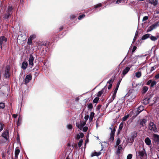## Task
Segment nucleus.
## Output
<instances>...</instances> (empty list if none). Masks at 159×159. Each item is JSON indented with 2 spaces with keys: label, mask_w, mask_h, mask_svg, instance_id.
Listing matches in <instances>:
<instances>
[{
  "label": "nucleus",
  "mask_w": 159,
  "mask_h": 159,
  "mask_svg": "<svg viewBox=\"0 0 159 159\" xmlns=\"http://www.w3.org/2000/svg\"><path fill=\"white\" fill-rule=\"evenodd\" d=\"M13 8L11 6H9L7 10L4 15V18L7 20L11 16L13 12Z\"/></svg>",
  "instance_id": "obj_1"
},
{
  "label": "nucleus",
  "mask_w": 159,
  "mask_h": 159,
  "mask_svg": "<svg viewBox=\"0 0 159 159\" xmlns=\"http://www.w3.org/2000/svg\"><path fill=\"white\" fill-rule=\"evenodd\" d=\"M138 153V156L140 158V159H147V155L144 148H143L142 150L140 151Z\"/></svg>",
  "instance_id": "obj_2"
},
{
  "label": "nucleus",
  "mask_w": 159,
  "mask_h": 159,
  "mask_svg": "<svg viewBox=\"0 0 159 159\" xmlns=\"http://www.w3.org/2000/svg\"><path fill=\"white\" fill-rule=\"evenodd\" d=\"M148 128L149 130L155 133H156L158 131L156 125L153 122H151L149 123Z\"/></svg>",
  "instance_id": "obj_3"
},
{
  "label": "nucleus",
  "mask_w": 159,
  "mask_h": 159,
  "mask_svg": "<svg viewBox=\"0 0 159 159\" xmlns=\"http://www.w3.org/2000/svg\"><path fill=\"white\" fill-rule=\"evenodd\" d=\"M7 41V38L4 36H2L0 37V44L1 49H2V46L5 45Z\"/></svg>",
  "instance_id": "obj_4"
},
{
  "label": "nucleus",
  "mask_w": 159,
  "mask_h": 159,
  "mask_svg": "<svg viewBox=\"0 0 159 159\" xmlns=\"http://www.w3.org/2000/svg\"><path fill=\"white\" fill-rule=\"evenodd\" d=\"M10 67L9 66H7L6 67L5 70L4 72V76L6 78H9L10 75Z\"/></svg>",
  "instance_id": "obj_5"
},
{
  "label": "nucleus",
  "mask_w": 159,
  "mask_h": 159,
  "mask_svg": "<svg viewBox=\"0 0 159 159\" xmlns=\"http://www.w3.org/2000/svg\"><path fill=\"white\" fill-rule=\"evenodd\" d=\"M86 121L80 120V123H76V125L80 130H82L83 127L85 125Z\"/></svg>",
  "instance_id": "obj_6"
},
{
  "label": "nucleus",
  "mask_w": 159,
  "mask_h": 159,
  "mask_svg": "<svg viewBox=\"0 0 159 159\" xmlns=\"http://www.w3.org/2000/svg\"><path fill=\"white\" fill-rule=\"evenodd\" d=\"M1 136L3 137L7 141L8 140L9 137V130L8 129H6L2 134Z\"/></svg>",
  "instance_id": "obj_7"
},
{
  "label": "nucleus",
  "mask_w": 159,
  "mask_h": 159,
  "mask_svg": "<svg viewBox=\"0 0 159 159\" xmlns=\"http://www.w3.org/2000/svg\"><path fill=\"white\" fill-rule=\"evenodd\" d=\"M36 38V36L35 34L31 35L29 38L27 42V43L29 45L31 44L32 40Z\"/></svg>",
  "instance_id": "obj_8"
},
{
  "label": "nucleus",
  "mask_w": 159,
  "mask_h": 159,
  "mask_svg": "<svg viewBox=\"0 0 159 159\" xmlns=\"http://www.w3.org/2000/svg\"><path fill=\"white\" fill-rule=\"evenodd\" d=\"M32 78V76L31 74L26 75L25 79L24 80L25 84H26L28 83L31 80Z\"/></svg>",
  "instance_id": "obj_9"
},
{
  "label": "nucleus",
  "mask_w": 159,
  "mask_h": 159,
  "mask_svg": "<svg viewBox=\"0 0 159 159\" xmlns=\"http://www.w3.org/2000/svg\"><path fill=\"white\" fill-rule=\"evenodd\" d=\"M102 6V4L101 3H99L95 6L93 8V9H90L89 11H91L93 9H94V10L93 11V12L95 13L96 12H97L98 11H99L100 10V9H99V10H98V9L97 10V11H96V9L99 7H100Z\"/></svg>",
  "instance_id": "obj_10"
},
{
  "label": "nucleus",
  "mask_w": 159,
  "mask_h": 159,
  "mask_svg": "<svg viewBox=\"0 0 159 159\" xmlns=\"http://www.w3.org/2000/svg\"><path fill=\"white\" fill-rule=\"evenodd\" d=\"M132 66H131L129 67V66H127L126 67L125 69H124L122 72V75H123V76H122V77H123L125 76V75L127 74L128 72L129 71V70L130 68Z\"/></svg>",
  "instance_id": "obj_11"
},
{
  "label": "nucleus",
  "mask_w": 159,
  "mask_h": 159,
  "mask_svg": "<svg viewBox=\"0 0 159 159\" xmlns=\"http://www.w3.org/2000/svg\"><path fill=\"white\" fill-rule=\"evenodd\" d=\"M110 129H111V132L110 134V140H111L112 141H113L114 139L115 130L114 129L113 130H112V128H110Z\"/></svg>",
  "instance_id": "obj_12"
},
{
  "label": "nucleus",
  "mask_w": 159,
  "mask_h": 159,
  "mask_svg": "<svg viewBox=\"0 0 159 159\" xmlns=\"http://www.w3.org/2000/svg\"><path fill=\"white\" fill-rule=\"evenodd\" d=\"M34 59L32 55H30L29 58V65L31 66V68H32L33 66V61Z\"/></svg>",
  "instance_id": "obj_13"
},
{
  "label": "nucleus",
  "mask_w": 159,
  "mask_h": 159,
  "mask_svg": "<svg viewBox=\"0 0 159 159\" xmlns=\"http://www.w3.org/2000/svg\"><path fill=\"white\" fill-rule=\"evenodd\" d=\"M48 44L45 42L40 43L39 44V48L41 49V48H43V47H44L45 48H47L48 47Z\"/></svg>",
  "instance_id": "obj_14"
},
{
  "label": "nucleus",
  "mask_w": 159,
  "mask_h": 159,
  "mask_svg": "<svg viewBox=\"0 0 159 159\" xmlns=\"http://www.w3.org/2000/svg\"><path fill=\"white\" fill-rule=\"evenodd\" d=\"M158 25V23H155L152 25L150 26L148 28V30L149 31H151L153 30L154 29H155L157 27Z\"/></svg>",
  "instance_id": "obj_15"
},
{
  "label": "nucleus",
  "mask_w": 159,
  "mask_h": 159,
  "mask_svg": "<svg viewBox=\"0 0 159 159\" xmlns=\"http://www.w3.org/2000/svg\"><path fill=\"white\" fill-rule=\"evenodd\" d=\"M149 3L154 6H156L158 4L157 0H148Z\"/></svg>",
  "instance_id": "obj_16"
},
{
  "label": "nucleus",
  "mask_w": 159,
  "mask_h": 159,
  "mask_svg": "<svg viewBox=\"0 0 159 159\" xmlns=\"http://www.w3.org/2000/svg\"><path fill=\"white\" fill-rule=\"evenodd\" d=\"M145 142L146 144L149 146L151 145V141L149 137H147L145 138Z\"/></svg>",
  "instance_id": "obj_17"
},
{
  "label": "nucleus",
  "mask_w": 159,
  "mask_h": 159,
  "mask_svg": "<svg viewBox=\"0 0 159 159\" xmlns=\"http://www.w3.org/2000/svg\"><path fill=\"white\" fill-rule=\"evenodd\" d=\"M28 65V64L27 62L25 61H24L22 62V64L21 67V68L24 70H25L26 69Z\"/></svg>",
  "instance_id": "obj_18"
},
{
  "label": "nucleus",
  "mask_w": 159,
  "mask_h": 159,
  "mask_svg": "<svg viewBox=\"0 0 159 159\" xmlns=\"http://www.w3.org/2000/svg\"><path fill=\"white\" fill-rule=\"evenodd\" d=\"M147 120L145 119H143L140 120L139 124L141 125V127L144 126V125L147 122Z\"/></svg>",
  "instance_id": "obj_19"
},
{
  "label": "nucleus",
  "mask_w": 159,
  "mask_h": 159,
  "mask_svg": "<svg viewBox=\"0 0 159 159\" xmlns=\"http://www.w3.org/2000/svg\"><path fill=\"white\" fill-rule=\"evenodd\" d=\"M153 136L154 141L156 142H159V135L154 134Z\"/></svg>",
  "instance_id": "obj_20"
},
{
  "label": "nucleus",
  "mask_w": 159,
  "mask_h": 159,
  "mask_svg": "<svg viewBox=\"0 0 159 159\" xmlns=\"http://www.w3.org/2000/svg\"><path fill=\"white\" fill-rule=\"evenodd\" d=\"M123 0H117L116 1L115 0H110V4H111L115 2L116 4H119L121 3Z\"/></svg>",
  "instance_id": "obj_21"
},
{
  "label": "nucleus",
  "mask_w": 159,
  "mask_h": 159,
  "mask_svg": "<svg viewBox=\"0 0 159 159\" xmlns=\"http://www.w3.org/2000/svg\"><path fill=\"white\" fill-rule=\"evenodd\" d=\"M84 134L83 133H81L79 134H77L75 137L76 139L79 140L80 138H82L84 137Z\"/></svg>",
  "instance_id": "obj_22"
},
{
  "label": "nucleus",
  "mask_w": 159,
  "mask_h": 159,
  "mask_svg": "<svg viewBox=\"0 0 159 159\" xmlns=\"http://www.w3.org/2000/svg\"><path fill=\"white\" fill-rule=\"evenodd\" d=\"M117 91L115 90L114 91V93L113 94V95L112 96V97L111 98L110 100V102H112L113 101V100L115 99V98L116 96V93Z\"/></svg>",
  "instance_id": "obj_23"
},
{
  "label": "nucleus",
  "mask_w": 159,
  "mask_h": 159,
  "mask_svg": "<svg viewBox=\"0 0 159 159\" xmlns=\"http://www.w3.org/2000/svg\"><path fill=\"white\" fill-rule=\"evenodd\" d=\"M101 154V153L100 152H95L91 153V157H93L95 156L98 157Z\"/></svg>",
  "instance_id": "obj_24"
},
{
  "label": "nucleus",
  "mask_w": 159,
  "mask_h": 159,
  "mask_svg": "<svg viewBox=\"0 0 159 159\" xmlns=\"http://www.w3.org/2000/svg\"><path fill=\"white\" fill-rule=\"evenodd\" d=\"M144 110V107L143 106H140L139 107L137 110V114L138 115L140 112L143 111Z\"/></svg>",
  "instance_id": "obj_25"
},
{
  "label": "nucleus",
  "mask_w": 159,
  "mask_h": 159,
  "mask_svg": "<svg viewBox=\"0 0 159 159\" xmlns=\"http://www.w3.org/2000/svg\"><path fill=\"white\" fill-rule=\"evenodd\" d=\"M95 114L93 112H91L89 118V121L90 122H91L92 121L94 117Z\"/></svg>",
  "instance_id": "obj_26"
},
{
  "label": "nucleus",
  "mask_w": 159,
  "mask_h": 159,
  "mask_svg": "<svg viewBox=\"0 0 159 159\" xmlns=\"http://www.w3.org/2000/svg\"><path fill=\"white\" fill-rule=\"evenodd\" d=\"M150 35H151V34H146L143 35L142 36V39L145 40V39H148V38H149Z\"/></svg>",
  "instance_id": "obj_27"
},
{
  "label": "nucleus",
  "mask_w": 159,
  "mask_h": 159,
  "mask_svg": "<svg viewBox=\"0 0 159 159\" xmlns=\"http://www.w3.org/2000/svg\"><path fill=\"white\" fill-rule=\"evenodd\" d=\"M139 56H135L132 59V61L134 63H135L137 61L138 57H140Z\"/></svg>",
  "instance_id": "obj_28"
},
{
  "label": "nucleus",
  "mask_w": 159,
  "mask_h": 159,
  "mask_svg": "<svg viewBox=\"0 0 159 159\" xmlns=\"http://www.w3.org/2000/svg\"><path fill=\"white\" fill-rule=\"evenodd\" d=\"M122 147L121 145H119L116 151V153L117 154H120V150L122 149Z\"/></svg>",
  "instance_id": "obj_29"
},
{
  "label": "nucleus",
  "mask_w": 159,
  "mask_h": 159,
  "mask_svg": "<svg viewBox=\"0 0 159 159\" xmlns=\"http://www.w3.org/2000/svg\"><path fill=\"white\" fill-rule=\"evenodd\" d=\"M148 88L147 86H144L143 87L142 90V93H145L148 90Z\"/></svg>",
  "instance_id": "obj_30"
},
{
  "label": "nucleus",
  "mask_w": 159,
  "mask_h": 159,
  "mask_svg": "<svg viewBox=\"0 0 159 159\" xmlns=\"http://www.w3.org/2000/svg\"><path fill=\"white\" fill-rule=\"evenodd\" d=\"M129 95H129V93H128L126 94L124 97L121 98V99L120 100H122V103H123V102H125V98L128 97L129 96Z\"/></svg>",
  "instance_id": "obj_31"
},
{
  "label": "nucleus",
  "mask_w": 159,
  "mask_h": 159,
  "mask_svg": "<svg viewBox=\"0 0 159 159\" xmlns=\"http://www.w3.org/2000/svg\"><path fill=\"white\" fill-rule=\"evenodd\" d=\"M135 76L136 77L138 78H140L141 76V72L139 71H138L136 72L135 74Z\"/></svg>",
  "instance_id": "obj_32"
},
{
  "label": "nucleus",
  "mask_w": 159,
  "mask_h": 159,
  "mask_svg": "<svg viewBox=\"0 0 159 159\" xmlns=\"http://www.w3.org/2000/svg\"><path fill=\"white\" fill-rule=\"evenodd\" d=\"M103 91H104L103 89H102L100 91H99L97 93V96L98 97H100L101 96L102 94L103 93Z\"/></svg>",
  "instance_id": "obj_33"
},
{
  "label": "nucleus",
  "mask_w": 159,
  "mask_h": 159,
  "mask_svg": "<svg viewBox=\"0 0 159 159\" xmlns=\"http://www.w3.org/2000/svg\"><path fill=\"white\" fill-rule=\"evenodd\" d=\"M149 38H150V39L153 41H155L156 40L157 38L156 37L154 36H152L151 34Z\"/></svg>",
  "instance_id": "obj_34"
},
{
  "label": "nucleus",
  "mask_w": 159,
  "mask_h": 159,
  "mask_svg": "<svg viewBox=\"0 0 159 159\" xmlns=\"http://www.w3.org/2000/svg\"><path fill=\"white\" fill-rule=\"evenodd\" d=\"M21 121H22V118L20 116H19V117L18 119L17 124L18 126H20V125L21 124Z\"/></svg>",
  "instance_id": "obj_35"
},
{
  "label": "nucleus",
  "mask_w": 159,
  "mask_h": 159,
  "mask_svg": "<svg viewBox=\"0 0 159 159\" xmlns=\"http://www.w3.org/2000/svg\"><path fill=\"white\" fill-rule=\"evenodd\" d=\"M0 132H1L3 129L4 124L1 122H0Z\"/></svg>",
  "instance_id": "obj_36"
},
{
  "label": "nucleus",
  "mask_w": 159,
  "mask_h": 159,
  "mask_svg": "<svg viewBox=\"0 0 159 159\" xmlns=\"http://www.w3.org/2000/svg\"><path fill=\"white\" fill-rule=\"evenodd\" d=\"M88 107L89 110H91L93 108V106L92 103H89L88 105Z\"/></svg>",
  "instance_id": "obj_37"
},
{
  "label": "nucleus",
  "mask_w": 159,
  "mask_h": 159,
  "mask_svg": "<svg viewBox=\"0 0 159 159\" xmlns=\"http://www.w3.org/2000/svg\"><path fill=\"white\" fill-rule=\"evenodd\" d=\"M157 84V82L155 81H152V82L151 83V84L150 85V87H153L154 85H156Z\"/></svg>",
  "instance_id": "obj_38"
},
{
  "label": "nucleus",
  "mask_w": 159,
  "mask_h": 159,
  "mask_svg": "<svg viewBox=\"0 0 159 159\" xmlns=\"http://www.w3.org/2000/svg\"><path fill=\"white\" fill-rule=\"evenodd\" d=\"M20 152V150L18 149V147L16 148V149L15 154L19 155Z\"/></svg>",
  "instance_id": "obj_39"
},
{
  "label": "nucleus",
  "mask_w": 159,
  "mask_h": 159,
  "mask_svg": "<svg viewBox=\"0 0 159 159\" xmlns=\"http://www.w3.org/2000/svg\"><path fill=\"white\" fill-rule=\"evenodd\" d=\"M99 99L98 97H96L93 100V102L94 103H97Z\"/></svg>",
  "instance_id": "obj_40"
},
{
  "label": "nucleus",
  "mask_w": 159,
  "mask_h": 159,
  "mask_svg": "<svg viewBox=\"0 0 159 159\" xmlns=\"http://www.w3.org/2000/svg\"><path fill=\"white\" fill-rule=\"evenodd\" d=\"M83 140L82 139H80L78 143V145L79 147L80 148L83 143Z\"/></svg>",
  "instance_id": "obj_41"
},
{
  "label": "nucleus",
  "mask_w": 159,
  "mask_h": 159,
  "mask_svg": "<svg viewBox=\"0 0 159 159\" xmlns=\"http://www.w3.org/2000/svg\"><path fill=\"white\" fill-rule=\"evenodd\" d=\"M114 81V79L112 78H111V79H110L107 82V84H112L113 82Z\"/></svg>",
  "instance_id": "obj_42"
},
{
  "label": "nucleus",
  "mask_w": 159,
  "mask_h": 159,
  "mask_svg": "<svg viewBox=\"0 0 159 159\" xmlns=\"http://www.w3.org/2000/svg\"><path fill=\"white\" fill-rule=\"evenodd\" d=\"M5 107V104L4 103L1 102L0 103V109H3Z\"/></svg>",
  "instance_id": "obj_43"
},
{
  "label": "nucleus",
  "mask_w": 159,
  "mask_h": 159,
  "mask_svg": "<svg viewBox=\"0 0 159 159\" xmlns=\"http://www.w3.org/2000/svg\"><path fill=\"white\" fill-rule=\"evenodd\" d=\"M85 16V15L84 14H82L81 15H80L78 17V19L79 20H80L82 19Z\"/></svg>",
  "instance_id": "obj_44"
},
{
  "label": "nucleus",
  "mask_w": 159,
  "mask_h": 159,
  "mask_svg": "<svg viewBox=\"0 0 159 159\" xmlns=\"http://www.w3.org/2000/svg\"><path fill=\"white\" fill-rule=\"evenodd\" d=\"M149 99H145L143 101V102L145 104H147L148 103V100Z\"/></svg>",
  "instance_id": "obj_45"
},
{
  "label": "nucleus",
  "mask_w": 159,
  "mask_h": 159,
  "mask_svg": "<svg viewBox=\"0 0 159 159\" xmlns=\"http://www.w3.org/2000/svg\"><path fill=\"white\" fill-rule=\"evenodd\" d=\"M120 143V139H118L116 142V146L119 145Z\"/></svg>",
  "instance_id": "obj_46"
},
{
  "label": "nucleus",
  "mask_w": 159,
  "mask_h": 159,
  "mask_svg": "<svg viewBox=\"0 0 159 159\" xmlns=\"http://www.w3.org/2000/svg\"><path fill=\"white\" fill-rule=\"evenodd\" d=\"M89 117V116L88 115H85V116L84 117V119H85V121L87 122V121L88 120Z\"/></svg>",
  "instance_id": "obj_47"
},
{
  "label": "nucleus",
  "mask_w": 159,
  "mask_h": 159,
  "mask_svg": "<svg viewBox=\"0 0 159 159\" xmlns=\"http://www.w3.org/2000/svg\"><path fill=\"white\" fill-rule=\"evenodd\" d=\"M132 157V154H129L127 156V159H131Z\"/></svg>",
  "instance_id": "obj_48"
},
{
  "label": "nucleus",
  "mask_w": 159,
  "mask_h": 159,
  "mask_svg": "<svg viewBox=\"0 0 159 159\" xmlns=\"http://www.w3.org/2000/svg\"><path fill=\"white\" fill-rule=\"evenodd\" d=\"M148 16H145L143 17V20L142 21H146L148 19Z\"/></svg>",
  "instance_id": "obj_49"
},
{
  "label": "nucleus",
  "mask_w": 159,
  "mask_h": 159,
  "mask_svg": "<svg viewBox=\"0 0 159 159\" xmlns=\"http://www.w3.org/2000/svg\"><path fill=\"white\" fill-rule=\"evenodd\" d=\"M88 129V128L87 127L85 126L84 127H83L82 130H83L84 132H86Z\"/></svg>",
  "instance_id": "obj_50"
},
{
  "label": "nucleus",
  "mask_w": 159,
  "mask_h": 159,
  "mask_svg": "<svg viewBox=\"0 0 159 159\" xmlns=\"http://www.w3.org/2000/svg\"><path fill=\"white\" fill-rule=\"evenodd\" d=\"M123 123H121L119 125V129L121 130L123 128Z\"/></svg>",
  "instance_id": "obj_51"
},
{
  "label": "nucleus",
  "mask_w": 159,
  "mask_h": 159,
  "mask_svg": "<svg viewBox=\"0 0 159 159\" xmlns=\"http://www.w3.org/2000/svg\"><path fill=\"white\" fill-rule=\"evenodd\" d=\"M120 84L119 82H118L117 83V84L116 85V88L115 89V90H116V91L118 90V88L119 87Z\"/></svg>",
  "instance_id": "obj_52"
},
{
  "label": "nucleus",
  "mask_w": 159,
  "mask_h": 159,
  "mask_svg": "<svg viewBox=\"0 0 159 159\" xmlns=\"http://www.w3.org/2000/svg\"><path fill=\"white\" fill-rule=\"evenodd\" d=\"M67 128L69 129H71L72 128V126L71 125H69L67 126Z\"/></svg>",
  "instance_id": "obj_53"
},
{
  "label": "nucleus",
  "mask_w": 159,
  "mask_h": 159,
  "mask_svg": "<svg viewBox=\"0 0 159 159\" xmlns=\"http://www.w3.org/2000/svg\"><path fill=\"white\" fill-rule=\"evenodd\" d=\"M152 80H150L148 81L147 83V85H149L150 84L151 85V83L152 82Z\"/></svg>",
  "instance_id": "obj_54"
},
{
  "label": "nucleus",
  "mask_w": 159,
  "mask_h": 159,
  "mask_svg": "<svg viewBox=\"0 0 159 159\" xmlns=\"http://www.w3.org/2000/svg\"><path fill=\"white\" fill-rule=\"evenodd\" d=\"M136 48H137V47L136 46H134L133 47V48L132 51V52H133V53L135 51V50H136Z\"/></svg>",
  "instance_id": "obj_55"
},
{
  "label": "nucleus",
  "mask_w": 159,
  "mask_h": 159,
  "mask_svg": "<svg viewBox=\"0 0 159 159\" xmlns=\"http://www.w3.org/2000/svg\"><path fill=\"white\" fill-rule=\"evenodd\" d=\"M70 19H73L75 17V15H71L70 16Z\"/></svg>",
  "instance_id": "obj_56"
},
{
  "label": "nucleus",
  "mask_w": 159,
  "mask_h": 159,
  "mask_svg": "<svg viewBox=\"0 0 159 159\" xmlns=\"http://www.w3.org/2000/svg\"><path fill=\"white\" fill-rule=\"evenodd\" d=\"M127 119V118L125 116L122 119V120L123 121H125Z\"/></svg>",
  "instance_id": "obj_57"
},
{
  "label": "nucleus",
  "mask_w": 159,
  "mask_h": 159,
  "mask_svg": "<svg viewBox=\"0 0 159 159\" xmlns=\"http://www.w3.org/2000/svg\"><path fill=\"white\" fill-rule=\"evenodd\" d=\"M155 66H153V67H152L151 68V71H152L154 70L155 68H156Z\"/></svg>",
  "instance_id": "obj_58"
},
{
  "label": "nucleus",
  "mask_w": 159,
  "mask_h": 159,
  "mask_svg": "<svg viewBox=\"0 0 159 159\" xmlns=\"http://www.w3.org/2000/svg\"><path fill=\"white\" fill-rule=\"evenodd\" d=\"M155 78L156 79H159V74L156 75L155 76Z\"/></svg>",
  "instance_id": "obj_59"
},
{
  "label": "nucleus",
  "mask_w": 159,
  "mask_h": 159,
  "mask_svg": "<svg viewBox=\"0 0 159 159\" xmlns=\"http://www.w3.org/2000/svg\"><path fill=\"white\" fill-rule=\"evenodd\" d=\"M12 116V117H14V118H16L17 117V115L16 114H13Z\"/></svg>",
  "instance_id": "obj_60"
},
{
  "label": "nucleus",
  "mask_w": 159,
  "mask_h": 159,
  "mask_svg": "<svg viewBox=\"0 0 159 159\" xmlns=\"http://www.w3.org/2000/svg\"><path fill=\"white\" fill-rule=\"evenodd\" d=\"M112 86V84H109V85L108 87V89H110Z\"/></svg>",
  "instance_id": "obj_61"
},
{
  "label": "nucleus",
  "mask_w": 159,
  "mask_h": 159,
  "mask_svg": "<svg viewBox=\"0 0 159 159\" xmlns=\"http://www.w3.org/2000/svg\"><path fill=\"white\" fill-rule=\"evenodd\" d=\"M4 141L3 139H0V143H4Z\"/></svg>",
  "instance_id": "obj_62"
},
{
  "label": "nucleus",
  "mask_w": 159,
  "mask_h": 159,
  "mask_svg": "<svg viewBox=\"0 0 159 159\" xmlns=\"http://www.w3.org/2000/svg\"><path fill=\"white\" fill-rule=\"evenodd\" d=\"M15 159H18V155L17 154H15Z\"/></svg>",
  "instance_id": "obj_63"
},
{
  "label": "nucleus",
  "mask_w": 159,
  "mask_h": 159,
  "mask_svg": "<svg viewBox=\"0 0 159 159\" xmlns=\"http://www.w3.org/2000/svg\"><path fill=\"white\" fill-rule=\"evenodd\" d=\"M136 38H137V37H134L133 40V43H134L135 41L136 40Z\"/></svg>",
  "instance_id": "obj_64"
}]
</instances>
